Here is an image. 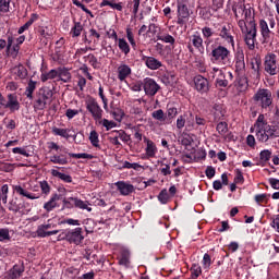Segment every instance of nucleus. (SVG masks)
Instances as JSON below:
<instances>
[{"label": "nucleus", "mask_w": 279, "mask_h": 279, "mask_svg": "<svg viewBox=\"0 0 279 279\" xmlns=\"http://www.w3.org/2000/svg\"><path fill=\"white\" fill-rule=\"evenodd\" d=\"M157 40H161V43L170 45V47H175V37H173L167 31H161L157 33Z\"/></svg>", "instance_id": "nucleus-25"}, {"label": "nucleus", "mask_w": 279, "mask_h": 279, "mask_svg": "<svg viewBox=\"0 0 279 279\" xmlns=\"http://www.w3.org/2000/svg\"><path fill=\"white\" fill-rule=\"evenodd\" d=\"M233 12L236 17H239V14H244L246 23L254 21V17L252 16V9H246L245 4H238L235 8H233Z\"/></svg>", "instance_id": "nucleus-22"}, {"label": "nucleus", "mask_w": 279, "mask_h": 279, "mask_svg": "<svg viewBox=\"0 0 279 279\" xmlns=\"http://www.w3.org/2000/svg\"><path fill=\"white\" fill-rule=\"evenodd\" d=\"M58 77V70L52 69L49 72H43L40 75V81L43 83L49 82V80H56Z\"/></svg>", "instance_id": "nucleus-39"}, {"label": "nucleus", "mask_w": 279, "mask_h": 279, "mask_svg": "<svg viewBox=\"0 0 279 279\" xmlns=\"http://www.w3.org/2000/svg\"><path fill=\"white\" fill-rule=\"evenodd\" d=\"M193 47L196 49V51H198V53L204 56L205 48H204V39L202 38V35L194 34L190 37V41L187 43V49L190 53H195V49Z\"/></svg>", "instance_id": "nucleus-11"}, {"label": "nucleus", "mask_w": 279, "mask_h": 279, "mask_svg": "<svg viewBox=\"0 0 279 279\" xmlns=\"http://www.w3.org/2000/svg\"><path fill=\"white\" fill-rule=\"evenodd\" d=\"M209 60L211 64H217V66H230L232 64V52L228 47L218 45L211 49Z\"/></svg>", "instance_id": "nucleus-2"}, {"label": "nucleus", "mask_w": 279, "mask_h": 279, "mask_svg": "<svg viewBox=\"0 0 279 279\" xmlns=\"http://www.w3.org/2000/svg\"><path fill=\"white\" fill-rule=\"evenodd\" d=\"M62 199V195L54 193L51 195L50 199L44 204V210L47 213H51V210H54V208H58L60 205L57 202H60Z\"/></svg>", "instance_id": "nucleus-23"}, {"label": "nucleus", "mask_w": 279, "mask_h": 279, "mask_svg": "<svg viewBox=\"0 0 279 279\" xmlns=\"http://www.w3.org/2000/svg\"><path fill=\"white\" fill-rule=\"evenodd\" d=\"M264 71H266L268 75H278V56H276V53L269 52L265 56Z\"/></svg>", "instance_id": "nucleus-9"}, {"label": "nucleus", "mask_w": 279, "mask_h": 279, "mask_svg": "<svg viewBox=\"0 0 279 279\" xmlns=\"http://www.w3.org/2000/svg\"><path fill=\"white\" fill-rule=\"evenodd\" d=\"M25 271V266H20V265H14L10 270H9V279H19L21 276H23Z\"/></svg>", "instance_id": "nucleus-27"}, {"label": "nucleus", "mask_w": 279, "mask_h": 279, "mask_svg": "<svg viewBox=\"0 0 279 279\" xmlns=\"http://www.w3.org/2000/svg\"><path fill=\"white\" fill-rule=\"evenodd\" d=\"M50 162H52V165H66L69 162V159L64 154L53 155L50 157Z\"/></svg>", "instance_id": "nucleus-40"}, {"label": "nucleus", "mask_w": 279, "mask_h": 279, "mask_svg": "<svg viewBox=\"0 0 279 279\" xmlns=\"http://www.w3.org/2000/svg\"><path fill=\"white\" fill-rule=\"evenodd\" d=\"M13 190L15 191V193H17V195L27 197V199H38V196H36V194H32V193L25 191V189H23V186H21V185H15L13 187Z\"/></svg>", "instance_id": "nucleus-37"}, {"label": "nucleus", "mask_w": 279, "mask_h": 279, "mask_svg": "<svg viewBox=\"0 0 279 279\" xmlns=\"http://www.w3.org/2000/svg\"><path fill=\"white\" fill-rule=\"evenodd\" d=\"M258 28L262 36V45H271L276 36V33H274V29H276V19L274 15L260 19L258 22Z\"/></svg>", "instance_id": "nucleus-3"}, {"label": "nucleus", "mask_w": 279, "mask_h": 279, "mask_svg": "<svg viewBox=\"0 0 279 279\" xmlns=\"http://www.w3.org/2000/svg\"><path fill=\"white\" fill-rule=\"evenodd\" d=\"M50 173L53 178H59V180L65 182L66 184H71V182H73V177H71V174L62 173L56 169H52Z\"/></svg>", "instance_id": "nucleus-34"}, {"label": "nucleus", "mask_w": 279, "mask_h": 279, "mask_svg": "<svg viewBox=\"0 0 279 279\" xmlns=\"http://www.w3.org/2000/svg\"><path fill=\"white\" fill-rule=\"evenodd\" d=\"M202 34L204 38H213V36L217 35V28L213 31V28L205 26L202 28Z\"/></svg>", "instance_id": "nucleus-59"}, {"label": "nucleus", "mask_w": 279, "mask_h": 279, "mask_svg": "<svg viewBox=\"0 0 279 279\" xmlns=\"http://www.w3.org/2000/svg\"><path fill=\"white\" fill-rule=\"evenodd\" d=\"M74 207L87 213H93V208L88 207V202H84L77 197L74 198Z\"/></svg>", "instance_id": "nucleus-43"}, {"label": "nucleus", "mask_w": 279, "mask_h": 279, "mask_svg": "<svg viewBox=\"0 0 279 279\" xmlns=\"http://www.w3.org/2000/svg\"><path fill=\"white\" fill-rule=\"evenodd\" d=\"M8 241H12V236L10 235V229L0 228V243H8Z\"/></svg>", "instance_id": "nucleus-45"}, {"label": "nucleus", "mask_w": 279, "mask_h": 279, "mask_svg": "<svg viewBox=\"0 0 279 279\" xmlns=\"http://www.w3.org/2000/svg\"><path fill=\"white\" fill-rule=\"evenodd\" d=\"M4 110H10L11 114L21 110V102L19 101V96L16 94L7 95V105L4 106Z\"/></svg>", "instance_id": "nucleus-15"}, {"label": "nucleus", "mask_w": 279, "mask_h": 279, "mask_svg": "<svg viewBox=\"0 0 279 279\" xmlns=\"http://www.w3.org/2000/svg\"><path fill=\"white\" fill-rule=\"evenodd\" d=\"M235 73H238V75L245 73V54L243 51H239L235 54Z\"/></svg>", "instance_id": "nucleus-21"}, {"label": "nucleus", "mask_w": 279, "mask_h": 279, "mask_svg": "<svg viewBox=\"0 0 279 279\" xmlns=\"http://www.w3.org/2000/svg\"><path fill=\"white\" fill-rule=\"evenodd\" d=\"M118 47L120 51L124 53V56H128L131 51L130 44H128V41L124 38L118 39Z\"/></svg>", "instance_id": "nucleus-44"}, {"label": "nucleus", "mask_w": 279, "mask_h": 279, "mask_svg": "<svg viewBox=\"0 0 279 279\" xmlns=\"http://www.w3.org/2000/svg\"><path fill=\"white\" fill-rule=\"evenodd\" d=\"M144 143H146L145 154L146 158H156V154H158V147L154 141L144 136Z\"/></svg>", "instance_id": "nucleus-20"}, {"label": "nucleus", "mask_w": 279, "mask_h": 279, "mask_svg": "<svg viewBox=\"0 0 279 279\" xmlns=\"http://www.w3.org/2000/svg\"><path fill=\"white\" fill-rule=\"evenodd\" d=\"M267 125H269V123L265 120V114H263V113L259 114L257 120L254 123L255 130H258L260 128H265Z\"/></svg>", "instance_id": "nucleus-51"}, {"label": "nucleus", "mask_w": 279, "mask_h": 279, "mask_svg": "<svg viewBox=\"0 0 279 279\" xmlns=\"http://www.w3.org/2000/svg\"><path fill=\"white\" fill-rule=\"evenodd\" d=\"M254 101L259 104L260 108L267 110L269 106L274 104V98L271 96V90L260 88L256 92V94L253 97Z\"/></svg>", "instance_id": "nucleus-6"}, {"label": "nucleus", "mask_w": 279, "mask_h": 279, "mask_svg": "<svg viewBox=\"0 0 279 279\" xmlns=\"http://www.w3.org/2000/svg\"><path fill=\"white\" fill-rule=\"evenodd\" d=\"M194 88L201 95H204L210 90V82L208 78L204 77L203 75H196L194 77Z\"/></svg>", "instance_id": "nucleus-14"}, {"label": "nucleus", "mask_w": 279, "mask_h": 279, "mask_svg": "<svg viewBox=\"0 0 279 279\" xmlns=\"http://www.w3.org/2000/svg\"><path fill=\"white\" fill-rule=\"evenodd\" d=\"M60 230L47 231L41 225L37 227L36 234L39 239H47V236H53L58 234Z\"/></svg>", "instance_id": "nucleus-29"}, {"label": "nucleus", "mask_w": 279, "mask_h": 279, "mask_svg": "<svg viewBox=\"0 0 279 279\" xmlns=\"http://www.w3.org/2000/svg\"><path fill=\"white\" fill-rule=\"evenodd\" d=\"M38 34L41 40H44L45 45H47V43H49L53 36V26H40L38 28Z\"/></svg>", "instance_id": "nucleus-24"}, {"label": "nucleus", "mask_w": 279, "mask_h": 279, "mask_svg": "<svg viewBox=\"0 0 279 279\" xmlns=\"http://www.w3.org/2000/svg\"><path fill=\"white\" fill-rule=\"evenodd\" d=\"M65 241L72 243L73 245H80L84 241V234L82 233V228L77 227L75 229H70L65 233Z\"/></svg>", "instance_id": "nucleus-13"}, {"label": "nucleus", "mask_w": 279, "mask_h": 279, "mask_svg": "<svg viewBox=\"0 0 279 279\" xmlns=\"http://www.w3.org/2000/svg\"><path fill=\"white\" fill-rule=\"evenodd\" d=\"M260 64H262V61H260V58H258V57L253 58L251 60V66H252L253 71H255V73H258V71H260Z\"/></svg>", "instance_id": "nucleus-62"}, {"label": "nucleus", "mask_w": 279, "mask_h": 279, "mask_svg": "<svg viewBox=\"0 0 279 279\" xmlns=\"http://www.w3.org/2000/svg\"><path fill=\"white\" fill-rule=\"evenodd\" d=\"M58 75L57 77H59V80L61 82H64V84H69V82H71V72H69V69L66 68H58L57 69Z\"/></svg>", "instance_id": "nucleus-30"}, {"label": "nucleus", "mask_w": 279, "mask_h": 279, "mask_svg": "<svg viewBox=\"0 0 279 279\" xmlns=\"http://www.w3.org/2000/svg\"><path fill=\"white\" fill-rule=\"evenodd\" d=\"M0 12H3V14L10 12V0H0Z\"/></svg>", "instance_id": "nucleus-64"}, {"label": "nucleus", "mask_w": 279, "mask_h": 279, "mask_svg": "<svg viewBox=\"0 0 279 279\" xmlns=\"http://www.w3.org/2000/svg\"><path fill=\"white\" fill-rule=\"evenodd\" d=\"M142 86L147 97H156L158 90H160V85L156 82V80L151 77L144 78L142 82Z\"/></svg>", "instance_id": "nucleus-12"}, {"label": "nucleus", "mask_w": 279, "mask_h": 279, "mask_svg": "<svg viewBox=\"0 0 279 279\" xmlns=\"http://www.w3.org/2000/svg\"><path fill=\"white\" fill-rule=\"evenodd\" d=\"M24 207L23 202L19 198H13L10 201L8 206L11 213H19L20 210H23Z\"/></svg>", "instance_id": "nucleus-35"}, {"label": "nucleus", "mask_w": 279, "mask_h": 279, "mask_svg": "<svg viewBox=\"0 0 279 279\" xmlns=\"http://www.w3.org/2000/svg\"><path fill=\"white\" fill-rule=\"evenodd\" d=\"M16 75L20 80H25V77H27V69L23 66V64L17 65Z\"/></svg>", "instance_id": "nucleus-61"}, {"label": "nucleus", "mask_w": 279, "mask_h": 279, "mask_svg": "<svg viewBox=\"0 0 279 279\" xmlns=\"http://www.w3.org/2000/svg\"><path fill=\"white\" fill-rule=\"evenodd\" d=\"M216 131L220 136H226V134H228V123L223 121L218 122Z\"/></svg>", "instance_id": "nucleus-50"}, {"label": "nucleus", "mask_w": 279, "mask_h": 279, "mask_svg": "<svg viewBox=\"0 0 279 279\" xmlns=\"http://www.w3.org/2000/svg\"><path fill=\"white\" fill-rule=\"evenodd\" d=\"M69 132H71V130L69 129H60L58 126L52 128V134L54 136H61L62 138H71V135H69Z\"/></svg>", "instance_id": "nucleus-42"}, {"label": "nucleus", "mask_w": 279, "mask_h": 279, "mask_svg": "<svg viewBox=\"0 0 279 279\" xmlns=\"http://www.w3.org/2000/svg\"><path fill=\"white\" fill-rule=\"evenodd\" d=\"M210 265H213V258L210 257V254L205 253L202 259V266L205 271H210Z\"/></svg>", "instance_id": "nucleus-47"}, {"label": "nucleus", "mask_w": 279, "mask_h": 279, "mask_svg": "<svg viewBox=\"0 0 279 279\" xmlns=\"http://www.w3.org/2000/svg\"><path fill=\"white\" fill-rule=\"evenodd\" d=\"M99 124L106 128V131L109 132V130H112V128H117V122L110 121L108 119H102L99 121Z\"/></svg>", "instance_id": "nucleus-58"}, {"label": "nucleus", "mask_w": 279, "mask_h": 279, "mask_svg": "<svg viewBox=\"0 0 279 279\" xmlns=\"http://www.w3.org/2000/svg\"><path fill=\"white\" fill-rule=\"evenodd\" d=\"M178 15L182 16V19H189L191 16L189 7L186 4L178 5Z\"/></svg>", "instance_id": "nucleus-54"}, {"label": "nucleus", "mask_w": 279, "mask_h": 279, "mask_svg": "<svg viewBox=\"0 0 279 279\" xmlns=\"http://www.w3.org/2000/svg\"><path fill=\"white\" fill-rule=\"evenodd\" d=\"M238 84L242 90H246V88L250 86V83L247 82V76L238 75Z\"/></svg>", "instance_id": "nucleus-56"}, {"label": "nucleus", "mask_w": 279, "mask_h": 279, "mask_svg": "<svg viewBox=\"0 0 279 279\" xmlns=\"http://www.w3.org/2000/svg\"><path fill=\"white\" fill-rule=\"evenodd\" d=\"M120 265H124V267H128V265H130V250L128 248H123L120 252V260H119Z\"/></svg>", "instance_id": "nucleus-41"}, {"label": "nucleus", "mask_w": 279, "mask_h": 279, "mask_svg": "<svg viewBox=\"0 0 279 279\" xmlns=\"http://www.w3.org/2000/svg\"><path fill=\"white\" fill-rule=\"evenodd\" d=\"M68 156H70V158H84L86 160H93L95 158L94 155L87 153H68Z\"/></svg>", "instance_id": "nucleus-52"}, {"label": "nucleus", "mask_w": 279, "mask_h": 279, "mask_svg": "<svg viewBox=\"0 0 279 279\" xmlns=\"http://www.w3.org/2000/svg\"><path fill=\"white\" fill-rule=\"evenodd\" d=\"M175 117H178V107H174L173 105H167L166 119L168 125L173 123V119H175Z\"/></svg>", "instance_id": "nucleus-28"}, {"label": "nucleus", "mask_w": 279, "mask_h": 279, "mask_svg": "<svg viewBox=\"0 0 279 279\" xmlns=\"http://www.w3.org/2000/svg\"><path fill=\"white\" fill-rule=\"evenodd\" d=\"M19 51H21V47L19 45H14V36H8V45H7V56L9 58L16 59L19 57Z\"/></svg>", "instance_id": "nucleus-17"}, {"label": "nucleus", "mask_w": 279, "mask_h": 279, "mask_svg": "<svg viewBox=\"0 0 279 279\" xmlns=\"http://www.w3.org/2000/svg\"><path fill=\"white\" fill-rule=\"evenodd\" d=\"M130 75H132V68L130 65L122 64L118 68V80L120 82H125Z\"/></svg>", "instance_id": "nucleus-26"}, {"label": "nucleus", "mask_w": 279, "mask_h": 279, "mask_svg": "<svg viewBox=\"0 0 279 279\" xmlns=\"http://www.w3.org/2000/svg\"><path fill=\"white\" fill-rule=\"evenodd\" d=\"M269 197H271V194L263 193V194H256L254 196V199L257 206H263V204L265 205L269 204Z\"/></svg>", "instance_id": "nucleus-38"}, {"label": "nucleus", "mask_w": 279, "mask_h": 279, "mask_svg": "<svg viewBox=\"0 0 279 279\" xmlns=\"http://www.w3.org/2000/svg\"><path fill=\"white\" fill-rule=\"evenodd\" d=\"M169 199H170V196L167 189L161 190L158 195V202H160V204H169Z\"/></svg>", "instance_id": "nucleus-55"}, {"label": "nucleus", "mask_w": 279, "mask_h": 279, "mask_svg": "<svg viewBox=\"0 0 279 279\" xmlns=\"http://www.w3.org/2000/svg\"><path fill=\"white\" fill-rule=\"evenodd\" d=\"M259 159L262 162H269L271 160V150L269 149H264L259 153Z\"/></svg>", "instance_id": "nucleus-60"}, {"label": "nucleus", "mask_w": 279, "mask_h": 279, "mask_svg": "<svg viewBox=\"0 0 279 279\" xmlns=\"http://www.w3.org/2000/svg\"><path fill=\"white\" fill-rule=\"evenodd\" d=\"M256 141L262 145H274L276 138H279V125L278 124H268L259 129H255Z\"/></svg>", "instance_id": "nucleus-1"}, {"label": "nucleus", "mask_w": 279, "mask_h": 279, "mask_svg": "<svg viewBox=\"0 0 279 279\" xmlns=\"http://www.w3.org/2000/svg\"><path fill=\"white\" fill-rule=\"evenodd\" d=\"M36 97L33 106L34 110H45L47 108V100L53 97V90L40 88Z\"/></svg>", "instance_id": "nucleus-8"}, {"label": "nucleus", "mask_w": 279, "mask_h": 279, "mask_svg": "<svg viewBox=\"0 0 279 279\" xmlns=\"http://www.w3.org/2000/svg\"><path fill=\"white\" fill-rule=\"evenodd\" d=\"M214 73H218V76L215 82L217 88H228V86H230V83L226 76V72H223L219 68H214Z\"/></svg>", "instance_id": "nucleus-18"}, {"label": "nucleus", "mask_w": 279, "mask_h": 279, "mask_svg": "<svg viewBox=\"0 0 279 279\" xmlns=\"http://www.w3.org/2000/svg\"><path fill=\"white\" fill-rule=\"evenodd\" d=\"M226 108L221 104H214L209 107V121L211 123H219V121H223V117H226Z\"/></svg>", "instance_id": "nucleus-10"}, {"label": "nucleus", "mask_w": 279, "mask_h": 279, "mask_svg": "<svg viewBox=\"0 0 279 279\" xmlns=\"http://www.w3.org/2000/svg\"><path fill=\"white\" fill-rule=\"evenodd\" d=\"M245 37L244 43L247 48L253 51L256 48V36H258V28L255 21L248 22L247 31H244Z\"/></svg>", "instance_id": "nucleus-5"}, {"label": "nucleus", "mask_w": 279, "mask_h": 279, "mask_svg": "<svg viewBox=\"0 0 279 279\" xmlns=\"http://www.w3.org/2000/svg\"><path fill=\"white\" fill-rule=\"evenodd\" d=\"M85 60H88L90 66H93V69H99L100 63L99 60H97V57H95V54L89 53L88 56L84 57Z\"/></svg>", "instance_id": "nucleus-53"}, {"label": "nucleus", "mask_w": 279, "mask_h": 279, "mask_svg": "<svg viewBox=\"0 0 279 279\" xmlns=\"http://www.w3.org/2000/svg\"><path fill=\"white\" fill-rule=\"evenodd\" d=\"M142 62H144L145 66L149 69L150 71H158V69H162L165 64H162V61L158 60L156 57H149L142 54Z\"/></svg>", "instance_id": "nucleus-16"}, {"label": "nucleus", "mask_w": 279, "mask_h": 279, "mask_svg": "<svg viewBox=\"0 0 279 279\" xmlns=\"http://www.w3.org/2000/svg\"><path fill=\"white\" fill-rule=\"evenodd\" d=\"M111 134H116L120 141H123V143L130 141V135L125 134V131H112Z\"/></svg>", "instance_id": "nucleus-63"}, {"label": "nucleus", "mask_w": 279, "mask_h": 279, "mask_svg": "<svg viewBox=\"0 0 279 279\" xmlns=\"http://www.w3.org/2000/svg\"><path fill=\"white\" fill-rule=\"evenodd\" d=\"M39 15L36 13H32L31 19L19 28L17 34H23L24 32H27V29H29V27H32V25H34V23H36V21H38Z\"/></svg>", "instance_id": "nucleus-36"}, {"label": "nucleus", "mask_w": 279, "mask_h": 279, "mask_svg": "<svg viewBox=\"0 0 279 279\" xmlns=\"http://www.w3.org/2000/svg\"><path fill=\"white\" fill-rule=\"evenodd\" d=\"M89 141L93 147H99V133L97 131H92L89 134Z\"/></svg>", "instance_id": "nucleus-57"}, {"label": "nucleus", "mask_w": 279, "mask_h": 279, "mask_svg": "<svg viewBox=\"0 0 279 279\" xmlns=\"http://www.w3.org/2000/svg\"><path fill=\"white\" fill-rule=\"evenodd\" d=\"M151 117H153V119H155V121H159V123L161 125H168L167 114L165 113V111L162 109L153 111Z\"/></svg>", "instance_id": "nucleus-31"}, {"label": "nucleus", "mask_w": 279, "mask_h": 279, "mask_svg": "<svg viewBox=\"0 0 279 279\" xmlns=\"http://www.w3.org/2000/svg\"><path fill=\"white\" fill-rule=\"evenodd\" d=\"M216 36H219L227 45H230L234 49V27L230 24H216Z\"/></svg>", "instance_id": "nucleus-4"}, {"label": "nucleus", "mask_w": 279, "mask_h": 279, "mask_svg": "<svg viewBox=\"0 0 279 279\" xmlns=\"http://www.w3.org/2000/svg\"><path fill=\"white\" fill-rule=\"evenodd\" d=\"M83 223H84L85 232H87V234L93 233V231L95 230V220L87 218L83 221Z\"/></svg>", "instance_id": "nucleus-49"}, {"label": "nucleus", "mask_w": 279, "mask_h": 279, "mask_svg": "<svg viewBox=\"0 0 279 279\" xmlns=\"http://www.w3.org/2000/svg\"><path fill=\"white\" fill-rule=\"evenodd\" d=\"M190 271H191V278L189 279L199 278V276H202V266H199V264H193Z\"/></svg>", "instance_id": "nucleus-48"}, {"label": "nucleus", "mask_w": 279, "mask_h": 279, "mask_svg": "<svg viewBox=\"0 0 279 279\" xmlns=\"http://www.w3.org/2000/svg\"><path fill=\"white\" fill-rule=\"evenodd\" d=\"M120 195L123 196H128V195H132V193H134L135 189L133 184H130L125 181H118L114 183Z\"/></svg>", "instance_id": "nucleus-19"}, {"label": "nucleus", "mask_w": 279, "mask_h": 279, "mask_svg": "<svg viewBox=\"0 0 279 279\" xmlns=\"http://www.w3.org/2000/svg\"><path fill=\"white\" fill-rule=\"evenodd\" d=\"M63 205L61 210H71V208H75V197L63 198Z\"/></svg>", "instance_id": "nucleus-46"}, {"label": "nucleus", "mask_w": 279, "mask_h": 279, "mask_svg": "<svg viewBox=\"0 0 279 279\" xmlns=\"http://www.w3.org/2000/svg\"><path fill=\"white\" fill-rule=\"evenodd\" d=\"M86 110L92 114L93 119L95 121H101L104 117V109H101V106H99V102H97V99L94 97H88L85 100Z\"/></svg>", "instance_id": "nucleus-7"}, {"label": "nucleus", "mask_w": 279, "mask_h": 279, "mask_svg": "<svg viewBox=\"0 0 279 279\" xmlns=\"http://www.w3.org/2000/svg\"><path fill=\"white\" fill-rule=\"evenodd\" d=\"M36 86H38V82L31 78L24 92L27 99H34V90H36Z\"/></svg>", "instance_id": "nucleus-32"}, {"label": "nucleus", "mask_w": 279, "mask_h": 279, "mask_svg": "<svg viewBox=\"0 0 279 279\" xmlns=\"http://www.w3.org/2000/svg\"><path fill=\"white\" fill-rule=\"evenodd\" d=\"M82 32H84V25H82V22H77L74 19V25L70 31V35L72 38H80V36H82Z\"/></svg>", "instance_id": "nucleus-33"}]
</instances>
